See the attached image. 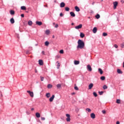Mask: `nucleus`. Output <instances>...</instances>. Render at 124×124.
Returning a JSON list of instances; mask_svg holds the SVG:
<instances>
[{"label": "nucleus", "instance_id": "nucleus-32", "mask_svg": "<svg viewBox=\"0 0 124 124\" xmlns=\"http://www.w3.org/2000/svg\"><path fill=\"white\" fill-rule=\"evenodd\" d=\"M103 88L104 90H107V89H108V87H107L106 85H105L103 86Z\"/></svg>", "mask_w": 124, "mask_h": 124}, {"label": "nucleus", "instance_id": "nucleus-38", "mask_svg": "<svg viewBox=\"0 0 124 124\" xmlns=\"http://www.w3.org/2000/svg\"><path fill=\"white\" fill-rule=\"evenodd\" d=\"M107 33H106V32L103 33V36H107Z\"/></svg>", "mask_w": 124, "mask_h": 124}, {"label": "nucleus", "instance_id": "nucleus-14", "mask_svg": "<svg viewBox=\"0 0 124 124\" xmlns=\"http://www.w3.org/2000/svg\"><path fill=\"white\" fill-rule=\"evenodd\" d=\"M117 72L119 74H123V71H122V70H121V69H118L117 70Z\"/></svg>", "mask_w": 124, "mask_h": 124}, {"label": "nucleus", "instance_id": "nucleus-41", "mask_svg": "<svg viewBox=\"0 0 124 124\" xmlns=\"http://www.w3.org/2000/svg\"><path fill=\"white\" fill-rule=\"evenodd\" d=\"M86 110L88 111V112H91V111H92L90 108H86Z\"/></svg>", "mask_w": 124, "mask_h": 124}, {"label": "nucleus", "instance_id": "nucleus-39", "mask_svg": "<svg viewBox=\"0 0 124 124\" xmlns=\"http://www.w3.org/2000/svg\"><path fill=\"white\" fill-rule=\"evenodd\" d=\"M40 78L41 81H44V77H40Z\"/></svg>", "mask_w": 124, "mask_h": 124}, {"label": "nucleus", "instance_id": "nucleus-35", "mask_svg": "<svg viewBox=\"0 0 124 124\" xmlns=\"http://www.w3.org/2000/svg\"><path fill=\"white\" fill-rule=\"evenodd\" d=\"M93 95H94V96H95V97H96V96H97V94L96 93L93 92Z\"/></svg>", "mask_w": 124, "mask_h": 124}, {"label": "nucleus", "instance_id": "nucleus-7", "mask_svg": "<svg viewBox=\"0 0 124 124\" xmlns=\"http://www.w3.org/2000/svg\"><path fill=\"white\" fill-rule=\"evenodd\" d=\"M54 98H55V95H52V96L49 98L50 102H53V100H54Z\"/></svg>", "mask_w": 124, "mask_h": 124}, {"label": "nucleus", "instance_id": "nucleus-57", "mask_svg": "<svg viewBox=\"0 0 124 124\" xmlns=\"http://www.w3.org/2000/svg\"><path fill=\"white\" fill-rule=\"evenodd\" d=\"M74 25V23H72V25Z\"/></svg>", "mask_w": 124, "mask_h": 124}, {"label": "nucleus", "instance_id": "nucleus-58", "mask_svg": "<svg viewBox=\"0 0 124 124\" xmlns=\"http://www.w3.org/2000/svg\"><path fill=\"white\" fill-rule=\"evenodd\" d=\"M122 46H123V47H124V44H122Z\"/></svg>", "mask_w": 124, "mask_h": 124}, {"label": "nucleus", "instance_id": "nucleus-53", "mask_svg": "<svg viewBox=\"0 0 124 124\" xmlns=\"http://www.w3.org/2000/svg\"><path fill=\"white\" fill-rule=\"evenodd\" d=\"M35 73H37V70L36 69H35Z\"/></svg>", "mask_w": 124, "mask_h": 124}, {"label": "nucleus", "instance_id": "nucleus-48", "mask_svg": "<svg viewBox=\"0 0 124 124\" xmlns=\"http://www.w3.org/2000/svg\"><path fill=\"white\" fill-rule=\"evenodd\" d=\"M59 27V25L56 24L55 28H58Z\"/></svg>", "mask_w": 124, "mask_h": 124}, {"label": "nucleus", "instance_id": "nucleus-43", "mask_svg": "<svg viewBox=\"0 0 124 124\" xmlns=\"http://www.w3.org/2000/svg\"><path fill=\"white\" fill-rule=\"evenodd\" d=\"M41 120H42V121H45V117H41Z\"/></svg>", "mask_w": 124, "mask_h": 124}, {"label": "nucleus", "instance_id": "nucleus-37", "mask_svg": "<svg viewBox=\"0 0 124 124\" xmlns=\"http://www.w3.org/2000/svg\"><path fill=\"white\" fill-rule=\"evenodd\" d=\"M99 94L100 95H102L103 94V91L99 92Z\"/></svg>", "mask_w": 124, "mask_h": 124}, {"label": "nucleus", "instance_id": "nucleus-29", "mask_svg": "<svg viewBox=\"0 0 124 124\" xmlns=\"http://www.w3.org/2000/svg\"><path fill=\"white\" fill-rule=\"evenodd\" d=\"M52 87H53V85H52V84H48L47 85V88L48 89H51Z\"/></svg>", "mask_w": 124, "mask_h": 124}, {"label": "nucleus", "instance_id": "nucleus-42", "mask_svg": "<svg viewBox=\"0 0 124 124\" xmlns=\"http://www.w3.org/2000/svg\"><path fill=\"white\" fill-rule=\"evenodd\" d=\"M60 54H63V50L62 49L60 51Z\"/></svg>", "mask_w": 124, "mask_h": 124}, {"label": "nucleus", "instance_id": "nucleus-30", "mask_svg": "<svg viewBox=\"0 0 124 124\" xmlns=\"http://www.w3.org/2000/svg\"><path fill=\"white\" fill-rule=\"evenodd\" d=\"M116 103H117V104H121V100L120 99H117L116 100Z\"/></svg>", "mask_w": 124, "mask_h": 124}, {"label": "nucleus", "instance_id": "nucleus-18", "mask_svg": "<svg viewBox=\"0 0 124 124\" xmlns=\"http://www.w3.org/2000/svg\"><path fill=\"white\" fill-rule=\"evenodd\" d=\"M46 34L47 35H48V34H50V30H46L45 31Z\"/></svg>", "mask_w": 124, "mask_h": 124}, {"label": "nucleus", "instance_id": "nucleus-22", "mask_svg": "<svg viewBox=\"0 0 124 124\" xmlns=\"http://www.w3.org/2000/svg\"><path fill=\"white\" fill-rule=\"evenodd\" d=\"M36 117L37 118H40V113L38 112L36 113Z\"/></svg>", "mask_w": 124, "mask_h": 124}, {"label": "nucleus", "instance_id": "nucleus-2", "mask_svg": "<svg viewBox=\"0 0 124 124\" xmlns=\"http://www.w3.org/2000/svg\"><path fill=\"white\" fill-rule=\"evenodd\" d=\"M27 92L30 94L31 97H33V92H31V91H27Z\"/></svg>", "mask_w": 124, "mask_h": 124}, {"label": "nucleus", "instance_id": "nucleus-4", "mask_svg": "<svg viewBox=\"0 0 124 124\" xmlns=\"http://www.w3.org/2000/svg\"><path fill=\"white\" fill-rule=\"evenodd\" d=\"M66 116L67 117L66 118L67 122H70V115L69 114H66Z\"/></svg>", "mask_w": 124, "mask_h": 124}, {"label": "nucleus", "instance_id": "nucleus-11", "mask_svg": "<svg viewBox=\"0 0 124 124\" xmlns=\"http://www.w3.org/2000/svg\"><path fill=\"white\" fill-rule=\"evenodd\" d=\"M65 6V3L64 2H62L60 4V7H64Z\"/></svg>", "mask_w": 124, "mask_h": 124}, {"label": "nucleus", "instance_id": "nucleus-51", "mask_svg": "<svg viewBox=\"0 0 124 124\" xmlns=\"http://www.w3.org/2000/svg\"><path fill=\"white\" fill-rule=\"evenodd\" d=\"M116 124H120V122L117 121V122H116Z\"/></svg>", "mask_w": 124, "mask_h": 124}, {"label": "nucleus", "instance_id": "nucleus-31", "mask_svg": "<svg viewBox=\"0 0 124 124\" xmlns=\"http://www.w3.org/2000/svg\"><path fill=\"white\" fill-rule=\"evenodd\" d=\"M100 79L102 80V81H104V80H105V77L102 76L101 77Z\"/></svg>", "mask_w": 124, "mask_h": 124}, {"label": "nucleus", "instance_id": "nucleus-44", "mask_svg": "<svg viewBox=\"0 0 124 124\" xmlns=\"http://www.w3.org/2000/svg\"><path fill=\"white\" fill-rule=\"evenodd\" d=\"M60 16L61 17H62V16H63V14H62V13H60Z\"/></svg>", "mask_w": 124, "mask_h": 124}, {"label": "nucleus", "instance_id": "nucleus-20", "mask_svg": "<svg viewBox=\"0 0 124 124\" xmlns=\"http://www.w3.org/2000/svg\"><path fill=\"white\" fill-rule=\"evenodd\" d=\"M46 96L47 98H49V97H50V96H51V94H50L49 93H46Z\"/></svg>", "mask_w": 124, "mask_h": 124}, {"label": "nucleus", "instance_id": "nucleus-5", "mask_svg": "<svg viewBox=\"0 0 124 124\" xmlns=\"http://www.w3.org/2000/svg\"><path fill=\"white\" fill-rule=\"evenodd\" d=\"M113 8L114 9H116V8H117V6H118V2L117 1H115L113 2Z\"/></svg>", "mask_w": 124, "mask_h": 124}, {"label": "nucleus", "instance_id": "nucleus-50", "mask_svg": "<svg viewBox=\"0 0 124 124\" xmlns=\"http://www.w3.org/2000/svg\"><path fill=\"white\" fill-rule=\"evenodd\" d=\"M71 94H72V95H73L75 94V93H71Z\"/></svg>", "mask_w": 124, "mask_h": 124}, {"label": "nucleus", "instance_id": "nucleus-10", "mask_svg": "<svg viewBox=\"0 0 124 124\" xmlns=\"http://www.w3.org/2000/svg\"><path fill=\"white\" fill-rule=\"evenodd\" d=\"M91 117L92 119H95V114H94L93 113H92L91 114Z\"/></svg>", "mask_w": 124, "mask_h": 124}, {"label": "nucleus", "instance_id": "nucleus-1", "mask_svg": "<svg viewBox=\"0 0 124 124\" xmlns=\"http://www.w3.org/2000/svg\"><path fill=\"white\" fill-rule=\"evenodd\" d=\"M78 46L77 48L78 49H83L84 47H85V43H84V41H83L81 40H78Z\"/></svg>", "mask_w": 124, "mask_h": 124}, {"label": "nucleus", "instance_id": "nucleus-15", "mask_svg": "<svg viewBox=\"0 0 124 124\" xmlns=\"http://www.w3.org/2000/svg\"><path fill=\"white\" fill-rule=\"evenodd\" d=\"M75 9H76V11L77 12H79V11H80V8H79V7L77 6L75 7Z\"/></svg>", "mask_w": 124, "mask_h": 124}, {"label": "nucleus", "instance_id": "nucleus-49", "mask_svg": "<svg viewBox=\"0 0 124 124\" xmlns=\"http://www.w3.org/2000/svg\"><path fill=\"white\" fill-rule=\"evenodd\" d=\"M42 54H43V55H45V52L44 51H43L42 52Z\"/></svg>", "mask_w": 124, "mask_h": 124}, {"label": "nucleus", "instance_id": "nucleus-12", "mask_svg": "<svg viewBox=\"0 0 124 124\" xmlns=\"http://www.w3.org/2000/svg\"><path fill=\"white\" fill-rule=\"evenodd\" d=\"M93 33H96V31H97V28H96V27H94L93 30Z\"/></svg>", "mask_w": 124, "mask_h": 124}, {"label": "nucleus", "instance_id": "nucleus-26", "mask_svg": "<svg viewBox=\"0 0 124 124\" xmlns=\"http://www.w3.org/2000/svg\"><path fill=\"white\" fill-rule=\"evenodd\" d=\"M21 10H26V9H27V8H26V6H22L21 7Z\"/></svg>", "mask_w": 124, "mask_h": 124}, {"label": "nucleus", "instance_id": "nucleus-40", "mask_svg": "<svg viewBox=\"0 0 124 124\" xmlns=\"http://www.w3.org/2000/svg\"><path fill=\"white\" fill-rule=\"evenodd\" d=\"M75 90H76V91H78L79 90V88H78V87L76 86L75 87Z\"/></svg>", "mask_w": 124, "mask_h": 124}, {"label": "nucleus", "instance_id": "nucleus-21", "mask_svg": "<svg viewBox=\"0 0 124 124\" xmlns=\"http://www.w3.org/2000/svg\"><path fill=\"white\" fill-rule=\"evenodd\" d=\"M80 63V62L78 61H74V64L76 65H77V64H79Z\"/></svg>", "mask_w": 124, "mask_h": 124}, {"label": "nucleus", "instance_id": "nucleus-27", "mask_svg": "<svg viewBox=\"0 0 124 124\" xmlns=\"http://www.w3.org/2000/svg\"><path fill=\"white\" fill-rule=\"evenodd\" d=\"M10 12L11 15H14V14H15V12H14V10H11Z\"/></svg>", "mask_w": 124, "mask_h": 124}, {"label": "nucleus", "instance_id": "nucleus-56", "mask_svg": "<svg viewBox=\"0 0 124 124\" xmlns=\"http://www.w3.org/2000/svg\"><path fill=\"white\" fill-rule=\"evenodd\" d=\"M53 38H55V36H53Z\"/></svg>", "mask_w": 124, "mask_h": 124}, {"label": "nucleus", "instance_id": "nucleus-23", "mask_svg": "<svg viewBox=\"0 0 124 124\" xmlns=\"http://www.w3.org/2000/svg\"><path fill=\"white\" fill-rule=\"evenodd\" d=\"M57 63H58L57 65V69H59L60 68V66H61V65H60V62H59V61L57 62Z\"/></svg>", "mask_w": 124, "mask_h": 124}, {"label": "nucleus", "instance_id": "nucleus-54", "mask_svg": "<svg viewBox=\"0 0 124 124\" xmlns=\"http://www.w3.org/2000/svg\"><path fill=\"white\" fill-rule=\"evenodd\" d=\"M123 67L124 68V62H123Z\"/></svg>", "mask_w": 124, "mask_h": 124}, {"label": "nucleus", "instance_id": "nucleus-59", "mask_svg": "<svg viewBox=\"0 0 124 124\" xmlns=\"http://www.w3.org/2000/svg\"><path fill=\"white\" fill-rule=\"evenodd\" d=\"M26 53H27V54H29V52L27 51V52H26Z\"/></svg>", "mask_w": 124, "mask_h": 124}, {"label": "nucleus", "instance_id": "nucleus-13", "mask_svg": "<svg viewBox=\"0 0 124 124\" xmlns=\"http://www.w3.org/2000/svg\"><path fill=\"white\" fill-rule=\"evenodd\" d=\"M88 87H89V90H91L93 87V84L90 83Z\"/></svg>", "mask_w": 124, "mask_h": 124}, {"label": "nucleus", "instance_id": "nucleus-61", "mask_svg": "<svg viewBox=\"0 0 124 124\" xmlns=\"http://www.w3.org/2000/svg\"><path fill=\"white\" fill-rule=\"evenodd\" d=\"M123 2H124V1H123Z\"/></svg>", "mask_w": 124, "mask_h": 124}, {"label": "nucleus", "instance_id": "nucleus-34", "mask_svg": "<svg viewBox=\"0 0 124 124\" xmlns=\"http://www.w3.org/2000/svg\"><path fill=\"white\" fill-rule=\"evenodd\" d=\"M46 46H48L49 45V42L46 41L45 43Z\"/></svg>", "mask_w": 124, "mask_h": 124}, {"label": "nucleus", "instance_id": "nucleus-24", "mask_svg": "<svg viewBox=\"0 0 124 124\" xmlns=\"http://www.w3.org/2000/svg\"><path fill=\"white\" fill-rule=\"evenodd\" d=\"M98 71H99V72H100V74H103V71H102V69H101V68H99Z\"/></svg>", "mask_w": 124, "mask_h": 124}, {"label": "nucleus", "instance_id": "nucleus-3", "mask_svg": "<svg viewBox=\"0 0 124 124\" xmlns=\"http://www.w3.org/2000/svg\"><path fill=\"white\" fill-rule=\"evenodd\" d=\"M82 27H83V25L79 24V25L76 26L75 28L76 30H79L80 29H82Z\"/></svg>", "mask_w": 124, "mask_h": 124}, {"label": "nucleus", "instance_id": "nucleus-33", "mask_svg": "<svg viewBox=\"0 0 124 124\" xmlns=\"http://www.w3.org/2000/svg\"><path fill=\"white\" fill-rule=\"evenodd\" d=\"M96 19H99L100 18V16L98 14H97L96 16H95Z\"/></svg>", "mask_w": 124, "mask_h": 124}, {"label": "nucleus", "instance_id": "nucleus-60", "mask_svg": "<svg viewBox=\"0 0 124 124\" xmlns=\"http://www.w3.org/2000/svg\"><path fill=\"white\" fill-rule=\"evenodd\" d=\"M94 4V2H93V3H92V4Z\"/></svg>", "mask_w": 124, "mask_h": 124}, {"label": "nucleus", "instance_id": "nucleus-6", "mask_svg": "<svg viewBox=\"0 0 124 124\" xmlns=\"http://www.w3.org/2000/svg\"><path fill=\"white\" fill-rule=\"evenodd\" d=\"M87 70H88V71H92V70H93V69L92 68V67L90 64H88L87 65Z\"/></svg>", "mask_w": 124, "mask_h": 124}, {"label": "nucleus", "instance_id": "nucleus-9", "mask_svg": "<svg viewBox=\"0 0 124 124\" xmlns=\"http://www.w3.org/2000/svg\"><path fill=\"white\" fill-rule=\"evenodd\" d=\"M79 36L81 38H84V37H85V34H84L83 32H80Z\"/></svg>", "mask_w": 124, "mask_h": 124}, {"label": "nucleus", "instance_id": "nucleus-25", "mask_svg": "<svg viewBox=\"0 0 124 124\" xmlns=\"http://www.w3.org/2000/svg\"><path fill=\"white\" fill-rule=\"evenodd\" d=\"M56 87L58 89H60V88H62V84H58L56 85Z\"/></svg>", "mask_w": 124, "mask_h": 124}, {"label": "nucleus", "instance_id": "nucleus-55", "mask_svg": "<svg viewBox=\"0 0 124 124\" xmlns=\"http://www.w3.org/2000/svg\"><path fill=\"white\" fill-rule=\"evenodd\" d=\"M53 25H55V22H53Z\"/></svg>", "mask_w": 124, "mask_h": 124}, {"label": "nucleus", "instance_id": "nucleus-47", "mask_svg": "<svg viewBox=\"0 0 124 124\" xmlns=\"http://www.w3.org/2000/svg\"><path fill=\"white\" fill-rule=\"evenodd\" d=\"M21 16L22 17H25V15H24V14H22L21 15Z\"/></svg>", "mask_w": 124, "mask_h": 124}, {"label": "nucleus", "instance_id": "nucleus-28", "mask_svg": "<svg viewBox=\"0 0 124 124\" xmlns=\"http://www.w3.org/2000/svg\"><path fill=\"white\" fill-rule=\"evenodd\" d=\"M28 25L29 26H31L32 25V21L29 20L28 21Z\"/></svg>", "mask_w": 124, "mask_h": 124}, {"label": "nucleus", "instance_id": "nucleus-19", "mask_svg": "<svg viewBox=\"0 0 124 124\" xmlns=\"http://www.w3.org/2000/svg\"><path fill=\"white\" fill-rule=\"evenodd\" d=\"M10 22H11V24H14V23H15V20H14V18H12L10 19Z\"/></svg>", "mask_w": 124, "mask_h": 124}, {"label": "nucleus", "instance_id": "nucleus-8", "mask_svg": "<svg viewBox=\"0 0 124 124\" xmlns=\"http://www.w3.org/2000/svg\"><path fill=\"white\" fill-rule=\"evenodd\" d=\"M36 24L38 25V26H41V25H42V22L37 21H36Z\"/></svg>", "mask_w": 124, "mask_h": 124}, {"label": "nucleus", "instance_id": "nucleus-52", "mask_svg": "<svg viewBox=\"0 0 124 124\" xmlns=\"http://www.w3.org/2000/svg\"><path fill=\"white\" fill-rule=\"evenodd\" d=\"M33 110H34V108H31V111H33Z\"/></svg>", "mask_w": 124, "mask_h": 124}, {"label": "nucleus", "instance_id": "nucleus-46", "mask_svg": "<svg viewBox=\"0 0 124 124\" xmlns=\"http://www.w3.org/2000/svg\"><path fill=\"white\" fill-rule=\"evenodd\" d=\"M114 47H115V48H118V45H117L116 44H115L114 45Z\"/></svg>", "mask_w": 124, "mask_h": 124}, {"label": "nucleus", "instance_id": "nucleus-17", "mask_svg": "<svg viewBox=\"0 0 124 124\" xmlns=\"http://www.w3.org/2000/svg\"><path fill=\"white\" fill-rule=\"evenodd\" d=\"M70 14L71 16V17H75V14L73 12H71L70 13Z\"/></svg>", "mask_w": 124, "mask_h": 124}, {"label": "nucleus", "instance_id": "nucleus-36", "mask_svg": "<svg viewBox=\"0 0 124 124\" xmlns=\"http://www.w3.org/2000/svg\"><path fill=\"white\" fill-rule=\"evenodd\" d=\"M65 11H69V8H68V7H66L65 8Z\"/></svg>", "mask_w": 124, "mask_h": 124}, {"label": "nucleus", "instance_id": "nucleus-16", "mask_svg": "<svg viewBox=\"0 0 124 124\" xmlns=\"http://www.w3.org/2000/svg\"><path fill=\"white\" fill-rule=\"evenodd\" d=\"M39 64H40V65H43V61H42V60H39Z\"/></svg>", "mask_w": 124, "mask_h": 124}, {"label": "nucleus", "instance_id": "nucleus-45", "mask_svg": "<svg viewBox=\"0 0 124 124\" xmlns=\"http://www.w3.org/2000/svg\"><path fill=\"white\" fill-rule=\"evenodd\" d=\"M102 113H103V114H105L106 113V111L103 110L102 111Z\"/></svg>", "mask_w": 124, "mask_h": 124}]
</instances>
